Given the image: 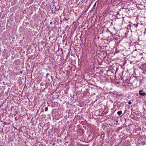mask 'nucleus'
Wrapping results in <instances>:
<instances>
[{
  "label": "nucleus",
  "instance_id": "obj_14",
  "mask_svg": "<svg viewBox=\"0 0 146 146\" xmlns=\"http://www.w3.org/2000/svg\"><path fill=\"white\" fill-rule=\"evenodd\" d=\"M22 73V72H21V73Z\"/></svg>",
  "mask_w": 146,
  "mask_h": 146
},
{
  "label": "nucleus",
  "instance_id": "obj_13",
  "mask_svg": "<svg viewBox=\"0 0 146 146\" xmlns=\"http://www.w3.org/2000/svg\"><path fill=\"white\" fill-rule=\"evenodd\" d=\"M99 88L100 89H102V88L101 87H99Z\"/></svg>",
  "mask_w": 146,
  "mask_h": 146
},
{
  "label": "nucleus",
  "instance_id": "obj_11",
  "mask_svg": "<svg viewBox=\"0 0 146 146\" xmlns=\"http://www.w3.org/2000/svg\"><path fill=\"white\" fill-rule=\"evenodd\" d=\"M131 25H130V24H129V25H128V27H131Z\"/></svg>",
  "mask_w": 146,
  "mask_h": 146
},
{
  "label": "nucleus",
  "instance_id": "obj_7",
  "mask_svg": "<svg viewBox=\"0 0 146 146\" xmlns=\"http://www.w3.org/2000/svg\"><path fill=\"white\" fill-rule=\"evenodd\" d=\"M131 102L130 101H129L128 102V104L129 105H130L131 104Z\"/></svg>",
  "mask_w": 146,
  "mask_h": 146
},
{
  "label": "nucleus",
  "instance_id": "obj_8",
  "mask_svg": "<svg viewBox=\"0 0 146 146\" xmlns=\"http://www.w3.org/2000/svg\"><path fill=\"white\" fill-rule=\"evenodd\" d=\"M144 58L143 57H142L141 58V60H144Z\"/></svg>",
  "mask_w": 146,
  "mask_h": 146
},
{
  "label": "nucleus",
  "instance_id": "obj_4",
  "mask_svg": "<svg viewBox=\"0 0 146 146\" xmlns=\"http://www.w3.org/2000/svg\"><path fill=\"white\" fill-rule=\"evenodd\" d=\"M133 25L135 26L136 27H137L138 26L137 24H133Z\"/></svg>",
  "mask_w": 146,
  "mask_h": 146
},
{
  "label": "nucleus",
  "instance_id": "obj_5",
  "mask_svg": "<svg viewBox=\"0 0 146 146\" xmlns=\"http://www.w3.org/2000/svg\"><path fill=\"white\" fill-rule=\"evenodd\" d=\"M48 110V108L47 107H46L45 108V111H47Z\"/></svg>",
  "mask_w": 146,
  "mask_h": 146
},
{
  "label": "nucleus",
  "instance_id": "obj_10",
  "mask_svg": "<svg viewBox=\"0 0 146 146\" xmlns=\"http://www.w3.org/2000/svg\"><path fill=\"white\" fill-rule=\"evenodd\" d=\"M143 53H140V55H143ZM143 54H145V53H143Z\"/></svg>",
  "mask_w": 146,
  "mask_h": 146
},
{
  "label": "nucleus",
  "instance_id": "obj_1",
  "mask_svg": "<svg viewBox=\"0 0 146 146\" xmlns=\"http://www.w3.org/2000/svg\"><path fill=\"white\" fill-rule=\"evenodd\" d=\"M139 95L142 96H145L146 95V93L144 92L142 90L139 91Z\"/></svg>",
  "mask_w": 146,
  "mask_h": 146
},
{
  "label": "nucleus",
  "instance_id": "obj_3",
  "mask_svg": "<svg viewBox=\"0 0 146 146\" xmlns=\"http://www.w3.org/2000/svg\"><path fill=\"white\" fill-rule=\"evenodd\" d=\"M122 111H120L117 112V114L119 116H120L122 113Z\"/></svg>",
  "mask_w": 146,
  "mask_h": 146
},
{
  "label": "nucleus",
  "instance_id": "obj_12",
  "mask_svg": "<svg viewBox=\"0 0 146 146\" xmlns=\"http://www.w3.org/2000/svg\"><path fill=\"white\" fill-rule=\"evenodd\" d=\"M52 23V22H50V24H51Z\"/></svg>",
  "mask_w": 146,
  "mask_h": 146
},
{
  "label": "nucleus",
  "instance_id": "obj_6",
  "mask_svg": "<svg viewBox=\"0 0 146 146\" xmlns=\"http://www.w3.org/2000/svg\"><path fill=\"white\" fill-rule=\"evenodd\" d=\"M49 75H50V74L48 73H47L46 74V77L47 78L48 77V76Z\"/></svg>",
  "mask_w": 146,
  "mask_h": 146
},
{
  "label": "nucleus",
  "instance_id": "obj_9",
  "mask_svg": "<svg viewBox=\"0 0 146 146\" xmlns=\"http://www.w3.org/2000/svg\"><path fill=\"white\" fill-rule=\"evenodd\" d=\"M96 2L95 3H94V6L93 7H94L96 6Z\"/></svg>",
  "mask_w": 146,
  "mask_h": 146
},
{
  "label": "nucleus",
  "instance_id": "obj_2",
  "mask_svg": "<svg viewBox=\"0 0 146 146\" xmlns=\"http://www.w3.org/2000/svg\"><path fill=\"white\" fill-rule=\"evenodd\" d=\"M143 78L142 76L140 77L139 81L140 84H142L143 82Z\"/></svg>",
  "mask_w": 146,
  "mask_h": 146
}]
</instances>
